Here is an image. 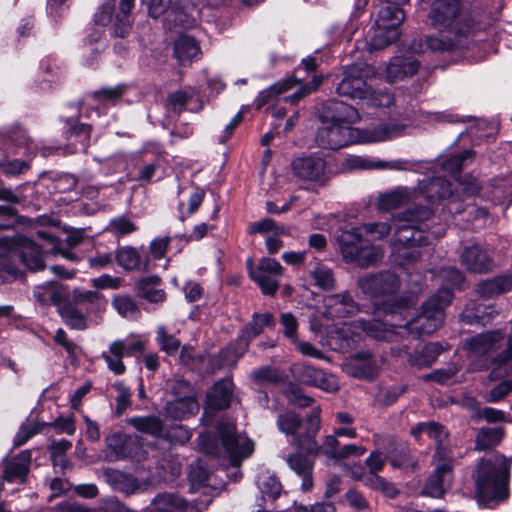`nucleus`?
<instances>
[{"mask_svg": "<svg viewBox=\"0 0 512 512\" xmlns=\"http://www.w3.org/2000/svg\"><path fill=\"white\" fill-rule=\"evenodd\" d=\"M291 172L306 188L312 184L322 185L327 180L326 162L319 156L295 158L291 162Z\"/></svg>", "mask_w": 512, "mask_h": 512, "instance_id": "9b49d317", "label": "nucleus"}, {"mask_svg": "<svg viewBox=\"0 0 512 512\" xmlns=\"http://www.w3.org/2000/svg\"><path fill=\"white\" fill-rule=\"evenodd\" d=\"M160 281V277L156 275L140 279L136 284L138 296L151 303L163 302L166 298V294L164 290L158 288Z\"/></svg>", "mask_w": 512, "mask_h": 512, "instance_id": "4c0bfd02", "label": "nucleus"}, {"mask_svg": "<svg viewBox=\"0 0 512 512\" xmlns=\"http://www.w3.org/2000/svg\"><path fill=\"white\" fill-rule=\"evenodd\" d=\"M512 290V276L500 275L481 281L477 285V293L484 298H492Z\"/></svg>", "mask_w": 512, "mask_h": 512, "instance_id": "e433bc0d", "label": "nucleus"}, {"mask_svg": "<svg viewBox=\"0 0 512 512\" xmlns=\"http://www.w3.org/2000/svg\"><path fill=\"white\" fill-rule=\"evenodd\" d=\"M323 303V315L328 319L349 317L358 311V304L348 291L327 295Z\"/></svg>", "mask_w": 512, "mask_h": 512, "instance_id": "dca6fc26", "label": "nucleus"}, {"mask_svg": "<svg viewBox=\"0 0 512 512\" xmlns=\"http://www.w3.org/2000/svg\"><path fill=\"white\" fill-rule=\"evenodd\" d=\"M251 233H267L274 232L275 234H285L283 227L278 226L277 223L270 218H265L261 221L254 222L250 225Z\"/></svg>", "mask_w": 512, "mask_h": 512, "instance_id": "338daca9", "label": "nucleus"}, {"mask_svg": "<svg viewBox=\"0 0 512 512\" xmlns=\"http://www.w3.org/2000/svg\"><path fill=\"white\" fill-rule=\"evenodd\" d=\"M375 24L387 29H398L404 21V12L401 7L379 1Z\"/></svg>", "mask_w": 512, "mask_h": 512, "instance_id": "473e14b6", "label": "nucleus"}, {"mask_svg": "<svg viewBox=\"0 0 512 512\" xmlns=\"http://www.w3.org/2000/svg\"><path fill=\"white\" fill-rule=\"evenodd\" d=\"M117 264L126 271L148 270V259H142L137 248L132 246H122L115 252Z\"/></svg>", "mask_w": 512, "mask_h": 512, "instance_id": "c756f323", "label": "nucleus"}, {"mask_svg": "<svg viewBox=\"0 0 512 512\" xmlns=\"http://www.w3.org/2000/svg\"><path fill=\"white\" fill-rule=\"evenodd\" d=\"M426 435L436 442V451L434 460L440 462L450 459V451L447 446L448 432L441 424L429 421L427 422Z\"/></svg>", "mask_w": 512, "mask_h": 512, "instance_id": "f704fd0d", "label": "nucleus"}, {"mask_svg": "<svg viewBox=\"0 0 512 512\" xmlns=\"http://www.w3.org/2000/svg\"><path fill=\"white\" fill-rule=\"evenodd\" d=\"M251 378L256 383H279L284 380V373L273 366H263L252 371Z\"/></svg>", "mask_w": 512, "mask_h": 512, "instance_id": "603ef678", "label": "nucleus"}, {"mask_svg": "<svg viewBox=\"0 0 512 512\" xmlns=\"http://www.w3.org/2000/svg\"><path fill=\"white\" fill-rule=\"evenodd\" d=\"M108 229L117 236L129 235L137 230L135 223L126 216H118L110 220Z\"/></svg>", "mask_w": 512, "mask_h": 512, "instance_id": "052dcab7", "label": "nucleus"}, {"mask_svg": "<svg viewBox=\"0 0 512 512\" xmlns=\"http://www.w3.org/2000/svg\"><path fill=\"white\" fill-rule=\"evenodd\" d=\"M112 306L121 316L125 318H135L139 313L136 303L131 297L127 295H119L114 297Z\"/></svg>", "mask_w": 512, "mask_h": 512, "instance_id": "6e6d98bb", "label": "nucleus"}, {"mask_svg": "<svg viewBox=\"0 0 512 512\" xmlns=\"http://www.w3.org/2000/svg\"><path fill=\"white\" fill-rule=\"evenodd\" d=\"M310 273L317 287L323 290H331L335 287L334 274L326 265L318 263Z\"/></svg>", "mask_w": 512, "mask_h": 512, "instance_id": "3c124183", "label": "nucleus"}, {"mask_svg": "<svg viewBox=\"0 0 512 512\" xmlns=\"http://www.w3.org/2000/svg\"><path fill=\"white\" fill-rule=\"evenodd\" d=\"M429 7L430 25L439 32L428 36L426 46L433 52H447L459 48L470 34V19L463 10L461 0H422Z\"/></svg>", "mask_w": 512, "mask_h": 512, "instance_id": "f03ea898", "label": "nucleus"}, {"mask_svg": "<svg viewBox=\"0 0 512 512\" xmlns=\"http://www.w3.org/2000/svg\"><path fill=\"white\" fill-rule=\"evenodd\" d=\"M165 414L174 420L186 419L195 415L199 410V405L195 397H184L181 399H173L165 405Z\"/></svg>", "mask_w": 512, "mask_h": 512, "instance_id": "2f4dec72", "label": "nucleus"}, {"mask_svg": "<svg viewBox=\"0 0 512 512\" xmlns=\"http://www.w3.org/2000/svg\"><path fill=\"white\" fill-rule=\"evenodd\" d=\"M419 195L417 201V207H428L431 210V216L433 215L432 206L435 202L443 199L451 194V188L449 182L442 177H434L432 179H424L419 181L418 187L414 188Z\"/></svg>", "mask_w": 512, "mask_h": 512, "instance_id": "ddd939ff", "label": "nucleus"}, {"mask_svg": "<svg viewBox=\"0 0 512 512\" xmlns=\"http://www.w3.org/2000/svg\"><path fill=\"white\" fill-rule=\"evenodd\" d=\"M59 313L71 329L84 330L86 329V319L82 312H80L75 306L67 304L59 309Z\"/></svg>", "mask_w": 512, "mask_h": 512, "instance_id": "8fccbe9b", "label": "nucleus"}, {"mask_svg": "<svg viewBox=\"0 0 512 512\" xmlns=\"http://www.w3.org/2000/svg\"><path fill=\"white\" fill-rule=\"evenodd\" d=\"M451 302V292L448 289H439L422 305V312L407 321L405 325H399L400 329L407 330L417 337L428 335L442 326L444 322V309Z\"/></svg>", "mask_w": 512, "mask_h": 512, "instance_id": "423d86ee", "label": "nucleus"}, {"mask_svg": "<svg viewBox=\"0 0 512 512\" xmlns=\"http://www.w3.org/2000/svg\"><path fill=\"white\" fill-rule=\"evenodd\" d=\"M418 68L419 63L415 59L395 57L389 62L386 73L390 81H396L414 75Z\"/></svg>", "mask_w": 512, "mask_h": 512, "instance_id": "58836bf2", "label": "nucleus"}, {"mask_svg": "<svg viewBox=\"0 0 512 512\" xmlns=\"http://www.w3.org/2000/svg\"><path fill=\"white\" fill-rule=\"evenodd\" d=\"M371 72V67L366 63H355L347 66L344 69L343 78L336 86V93L352 100L363 101L369 87L366 79Z\"/></svg>", "mask_w": 512, "mask_h": 512, "instance_id": "1a4fd4ad", "label": "nucleus"}, {"mask_svg": "<svg viewBox=\"0 0 512 512\" xmlns=\"http://www.w3.org/2000/svg\"><path fill=\"white\" fill-rule=\"evenodd\" d=\"M399 35L398 29H387L375 24L372 28L370 40L367 43L368 49L371 51L384 49L395 42Z\"/></svg>", "mask_w": 512, "mask_h": 512, "instance_id": "c03bdc74", "label": "nucleus"}, {"mask_svg": "<svg viewBox=\"0 0 512 512\" xmlns=\"http://www.w3.org/2000/svg\"><path fill=\"white\" fill-rule=\"evenodd\" d=\"M31 451L24 450L9 460L3 469V479L7 482L19 480L23 483L30 470Z\"/></svg>", "mask_w": 512, "mask_h": 512, "instance_id": "393cba45", "label": "nucleus"}, {"mask_svg": "<svg viewBox=\"0 0 512 512\" xmlns=\"http://www.w3.org/2000/svg\"><path fill=\"white\" fill-rule=\"evenodd\" d=\"M163 436L172 445H184L191 439L192 431L182 424H177L171 426Z\"/></svg>", "mask_w": 512, "mask_h": 512, "instance_id": "13d9d810", "label": "nucleus"}, {"mask_svg": "<svg viewBox=\"0 0 512 512\" xmlns=\"http://www.w3.org/2000/svg\"><path fill=\"white\" fill-rule=\"evenodd\" d=\"M101 356L105 360L108 369L115 375H121L125 372L126 367L122 361L125 354L123 353L121 340L113 341L108 351L103 352Z\"/></svg>", "mask_w": 512, "mask_h": 512, "instance_id": "a18cd8bd", "label": "nucleus"}, {"mask_svg": "<svg viewBox=\"0 0 512 512\" xmlns=\"http://www.w3.org/2000/svg\"><path fill=\"white\" fill-rule=\"evenodd\" d=\"M34 295L42 304H59L63 300L60 289L54 283H49L46 287L37 288Z\"/></svg>", "mask_w": 512, "mask_h": 512, "instance_id": "4d7b16f0", "label": "nucleus"}, {"mask_svg": "<svg viewBox=\"0 0 512 512\" xmlns=\"http://www.w3.org/2000/svg\"><path fill=\"white\" fill-rule=\"evenodd\" d=\"M295 375L304 384L315 386L326 392H336L339 389L338 381L334 375L310 365L296 366Z\"/></svg>", "mask_w": 512, "mask_h": 512, "instance_id": "2eb2a0df", "label": "nucleus"}, {"mask_svg": "<svg viewBox=\"0 0 512 512\" xmlns=\"http://www.w3.org/2000/svg\"><path fill=\"white\" fill-rule=\"evenodd\" d=\"M304 450L297 449L296 452L289 454L285 461L288 467L302 479L301 490L310 491L313 488V470L315 461L311 459Z\"/></svg>", "mask_w": 512, "mask_h": 512, "instance_id": "f3484780", "label": "nucleus"}, {"mask_svg": "<svg viewBox=\"0 0 512 512\" xmlns=\"http://www.w3.org/2000/svg\"><path fill=\"white\" fill-rule=\"evenodd\" d=\"M503 338L500 330L478 334L466 341L465 349L473 355L482 356L496 349Z\"/></svg>", "mask_w": 512, "mask_h": 512, "instance_id": "b1692460", "label": "nucleus"}, {"mask_svg": "<svg viewBox=\"0 0 512 512\" xmlns=\"http://www.w3.org/2000/svg\"><path fill=\"white\" fill-rule=\"evenodd\" d=\"M472 156L473 152L471 150H466L461 154L450 156L442 162V168L450 174H456L463 168L465 161L467 159H471Z\"/></svg>", "mask_w": 512, "mask_h": 512, "instance_id": "e2e57ef3", "label": "nucleus"}, {"mask_svg": "<svg viewBox=\"0 0 512 512\" xmlns=\"http://www.w3.org/2000/svg\"><path fill=\"white\" fill-rule=\"evenodd\" d=\"M174 55L182 65L198 60L201 55L199 43L192 36L180 35L174 43Z\"/></svg>", "mask_w": 512, "mask_h": 512, "instance_id": "7c9ffc66", "label": "nucleus"}, {"mask_svg": "<svg viewBox=\"0 0 512 512\" xmlns=\"http://www.w3.org/2000/svg\"><path fill=\"white\" fill-rule=\"evenodd\" d=\"M125 91L124 85L102 88L86 96L85 101L92 108L100 112L118 103Z\"/></svg>", "mask_w": 512, "mask_h": 512, "instance_id": "a878e982", "label": "nucleus"}, {"mask_svg": "<svg viewBox=\"0 0 512 512\" xmlns=\"http://www.w3.org/2000/svg\"><path fill=\"white\" fill-rule=\"evenodd\" d=\"M451 481L452 465L450 461H437V466L425 483L422 494L433 498H440L444 495Z\"/></svg>", "mask_w": 512, "mask_h": 512, "instance_id": "a211bd4d", "label": "nucleus"}, {"mask_svg": "<svg viewBox=\"0 0 512 512\" xmlns=\"http://www.w3.org/2000/svg\"><path fill=\"white\" fill-rule=\"evenodd\" d=\"M419 195L413 188L398 186L384 193L377 198V208L381 211L390 212L405 206L416 208Z\"/></svg>", "mask_w": 512, "mask_h": 512, "instance_id": "4468645a", "label": "nucleus"}, {"mask_svg": "<svg viewBox=\"0 0 512 512\" xmlns=\"http://www.w3.org/2000/svg\"><path fill=\"white\" fill-rule=\"evenodd\" d=\"M106 474L115 488L126 494H132L139 488L138 481L131 475L117 470L107 471Z\"/></svg>", "mask_w": 512, "mask_h": 512, "instance_id": "09e8293b", "label": "nucleus"}, {"mask_svg": "<svg viewBox=\"0 0 512 512\" xmlns=\"http://www.w3.org/2000/svg\"><path fill=\"white\" fill-rule=\"evenodd\" d=\"M505 435L503 427H482L475 436V450L484 451L497 446Z\"/></svg>", "mask_w": 512, "mask_h": 512, "instance_id": "79ce46f5", "label": "nucleus"}, {"mask_svg": "<svg viewBox=\"0 0 512 512\" xmlns=\"http://www.w3.org/2000/svg\"><path fill=\"white\" fill-rule=\"evenodd\" d=\"M113 387L118 391L116 398V414L121 415L131 404V392L122 382L115 383Z\"/></svg>", "mask_w": 512, "mask_h": 512, "instance_id": "774afa93", "label": "nucleus"}, {"mask_svg": "<svg viewBox=\"0 0 512 512\" xmlns=\"http://www.w3.org/2000/svg\"><path fill=\"white\" fill-rule=\"evenodd\" d=\"M361 237L358 228L341 231L338 235L337 241L344 260L362 268L378 265L384 256L382 248L377 245H363Z\"/></svg>", "mask_w": 512, "mask_h": 512, "instance_id": "0eeeda50", "label": "nucleus"}, {"mask_svg": "<svg viewBox=\"0 0 512 512\" xmlns=\"http://www.w3.org/2000/svg\"><path fill=\"white\" fill-rule=\"evenodd\" d=\"M135 0H120V13L116 16L112 27V34L115 37H126L131 30L129 15L134 8Z\"/></svg>", "mask_w": 512, "mask_h": 512, "instance_id": "37998d69", "label": "nucleus"}, {"mask_svg": "<svg viewBox=\"0 0 512 512\" xmlns=\"http://www.w3.org/2000/svg\"><path fill=\"white\" fill-rule=\"evenodd\" d=\"M293 82L294 81L292 79H284V80L274 83L267 89L261 91L255 100L256 108L257 109L262 108L264 105L269 103L274 97L293 88L294 87Z\"/></svg>", "mask_w": 512, "mask_h": 512, "instance_id": "de8ad7c7", "label": "nucleus"}, {"mask_svg": "<svg viewBox=\"0 0 512 512\" xmlns=\"http://www.w3.org/2000/svg\"><path fill=\"white\" fill-rule=\"evenodd\" d=\"M362 480L367 486L376 490H380L390 497L396 495L395 487L387 482L384 478L378 476L376 473H368L367 475L363 476Z\"/></svg>", "mask_w": 512, "mask_h": 512, "instance_id": "680f3d73", "label": "nucleus"}, {"mask_svg": "<svg viewBox=\"0 0 512 512\" xmlns=\"http://www.w3.org/2000/svg\"><path fill=\"white\" fill-rule=\"evenodd\" d=\"M510 468L511 460L498 452L480 459L473 475L479 502H500L509 497Z\"/></svg>", "mask_w": 512, "mask_h": 512, "instance_id": "7ed1b4c3", "label": "nucleus"}, {"mask_svg": "<svg viewBox=\"0 0 512 512\" xmlns=\"http://www.w3.org/2000/svg\"><path fill=\"white\" fill-rule=\"evenodd\" d=\"M187 502L178 495L163 493L158 494L145 509V512H184L187 510Z\"/></svg>", "mask_w": 512, "mask_h": 512, "instance_id": "72a5a7b5", "label": "nucleus"}, {"mask_svg": "<svg viewBox=\"0 0 512 512\" xmlns=\"http://www.w3.org/2000/svg\"><path fill=\"white\" fill-rule=\"evenodd\" d=\"M461 264L470 272L487 273L493 267L492 258L480 245L474 244L463 249Z\"/></svg>", "mask_w": 512, "mask_h": 512, "instance_id": "4be33fe9", "label": "nucleus"}, {"mask_svg": "<svg viewBox=\"0 0 512 512\" xmlns=\"http://www.w3.org/2000/svg\"><path fill=\"white\" fill-rule=\"evenodd\" d=\"M20 258L32 271H38L44 268L41 248L31 240L27 239L23 242Z\"/></svg>", "mask_w": 512, "mask_h": 512, "instance_id": "49530a36", "label": "nucleus"}, {"mask_svg": "<svg viewBox=\"0 0 512 512\" xmlns=\"http://www.w3.org/2000/svg\"><path fill=\"white\" fill-rule=\"evenodd\" d=\"M430 218L431 210L428 207L406 209L393 216L390 223L371 222L357 228L361 234L365 233L377 240L393 231V252L403 261L402 264L413 263L421 257V247L430 245L432 239L444 235L442 228L433 232L422 228V224Z\"/></svg>", "mask_w": 512, "mask_h": 512, "instance_id": "f257e3e1", "label": "nucleus"}, {"mask_svg": "<svg viewBox=\"0 0 512 512\" xmlns=\"http://www.w3.org/2000/svg\"><path fill=\"white\" fill-rule=\"evenodd\" d=\"M285 396L287 397L288 401L296 405L300 408H306L313 404L314 399L305 395L303 390L295 385V384H289L288 387L285 390Z\"/></svg>", "mask_w": 512, "mask_h": 512, "instance_id": "bf43d9fd", "label": "nucleus"}, {"mask_svg": "<svg viewBox=\"0 0 512 512\" xmlns=\"http://www.w3.org/2000/svg\"><path fill=\"white\" fill-rule=\"evenodd\" d=\"M274 325L275 320L271 313H254L251 321L240 332L239 346L241 348V351L238 357L245 353V351L248 349L251 340L260 335L265 329V327H270Z\"/></svg>", "mask_w": 512, "mask_h": 512, "instance_id": "5701e85b", "label": "nucleus"}, {"mask_svg": "<svg viewBox=\"0 0 512 512\" xmlns=\"http://www.w3.org/2000/svg\"><path fill=\"white\" fill-rule=\"evenodd\" d=\"M106 441L110 447H113V442H115V444L122 443L123 445L119 449H117L116 447L114 448L116 450V453L123 457H129L136 461H141L146 457V452L143 450L139 442L135 439L129 438L123 441L121 435L114 434L110 437H107Z\"/></svg>", "mask_w": 512, "mask_h": 512, "instance_id": "ea45409f", "label": "nucleus"}, {"mask_svg": "<svg viewBox=\"0 0 512 512\" xmlns=\"http://www.w3.org/2000/svg\"><path fill=\"white\" fill-rule=\"evenodd\" d=\"M276 424L280 432L293 437L291 444L297 449L296 440L304 434L306 419L303 420L299 414L290 410L280 414Z\"/></svg>", "mask_w": 512, "mask_h": 512, "instance_id": "cd10ccee", "label": "nucleus"}, {"mask_svg": "<svg viewBox=\"0 0 512 512\" xmlns=\"http://www.w3.org/2000/svg\"><path fill=\"white\" fill-rule=\"evenodd\" d=\"M248 272L250 278L260 287L265 295L276 294L283 274V267L272 258H262L256 265L252 259H248Z\"/></svg>", "mask_w": 512, "mask_h": 512, "instance_id": "9d476101", "label": "nucleus"}, {"mask_svg": "<svg viewBox=\"0 0 512 512\" xmlns=\"http://www.w3.org/2000/svg\"><path fill=\"white\" fill-rule=\"evenodd\" d=\"M318 130L316 142L325 149L337 150L357 142L373 143L394 138L401 134L403 126L396 124L379 125L370 129L360 130L349 125L323 123Z\"/></svg>", "mask_w": 512, "mask_h": 512, "instance_id": "20e7f679", "label": "nucleus"}, {"mask_svg": "<svg viewBox=\"0 0 512 512\" xmlns=\"http://www.w3.org/2000/svg\"><path fill=\"white\" fill-rule=\"evenodd\" d=\"M345 371L359 379H373L378 373V363L368 351L351 355L345 362Z\"/></svg>", "mask_w": 512, "mask_h": 512, "instance_id": "6ab92c4d", "label": "nucleus"}, {"mask_svg": "<svg viewBox=\"0 0 512 512\" xmlns=\"http://www.w3.org/2000/svg\"><path fill=\"white\" fill-rule=\"evenodd\" d=\"M127 423L139 432L156 438L163 436V421L155 415L132 417L127 420Z\"/></svg>", "mask_w": 512, "mask_h": 512, "instance_id": "a19ab883", "label": "nucleus"}, {"mask_svg": "<svg viewBox=\"0 0 512 512\" xmlns=\"http://www.w3.org/2000/svg\"><path fill=\"white\" fill-rule=\"evenodd\" d=\"M444 350L438 342H430L424 345L421 350H415L409 354L408 362L411 366L421 368L430 367Z\"/></svg>", "mask_w": 512, "mask_h": 512, "instance_id": "c9c22d12", "label": "nucleus"}, {"mask_svg": "<svg viewBox=\"0 0 512 512\" xmlns=\"http://www.w3.org/2000/svg\"><path fill=\"white\" fill-rule=\"evenodd\" d=\"M457 372L458 367L455 364H450L446 368L437 369L432 373L426 374L425 376H423V379L426 381L433 380L437 383L444 384L453 376H455Z\"/></svg>", "mask_w": 512, "mask_h": 512, "instance_id": "69168bd1", "label": "nucleus"}, {"mask_svg": "<svg viewBox=\"0 0 512 512\" xmlns=\"http://www.w3.org/2000/svg\"><path fill=\"white\" fill-rule=\"evenodd\" d=\"M416 304V298L414 296H408L404 298H398L391 302H384L377 308L378 311H382L385 315H402L406 310Z\"/></svg>", "mask_w": 512, "mask_h": 512, "instance_id": "864d4df0", "label": "nucleus"}, {"mask_svg": "<svg viewBox=\"0 0 512 512\" xmlns=\"http://www.w3.org/2000/svg\"><path fill=\"white\" fill-rule=\"evenodd\" d=\"M233 382L224 378L215 383L207 395L208 407L215 410L225 409L230 406L233 395Z\"/></svg>", "mask_w": 512, "mask_h": 512, "instance_id": "c85d7f7f", "label": "nucleus"}, {"mask_svg": "<svg viewBox=\"0 0 512 512\" xmlns=\"http://www.w3.org/2000/svg\"><path fill=\"white\" fill-rule=\"evenodd\" d=\"M321 418L320 408H315L306 416L304 434L297 440V449L304 450L307 454H323L329 459L336 460L338 453L343 447L335 433L327 435L321 445L318 444L316 436L320 431Z\"/></svg>", "mask_w": 512, "mask_h": 512, "instance_id": "6e6552de", "label": "nucleus"}, {"mask_svg": "<svg viewBox=\"0 0 512 512\" xmlns=\"http://www.w3.org/2000/svg\"><path fill=\"white\" fill-rule=\"evenodd\" d=\"M357 284L361 291L371 298L390 295L400 287L398 276L391 271L363 276L358 279Z\"/></svg>", "mask_w": 512, "mask_h": 512, "instance_id": "f8f14e48", "label": "nucleus"}, {"mask_svg": "<svg viewBox=\"0 0 512 512\" xmlns=\"http://www.w3.org/2000/svg\"><path fill=\"white\" fill-rule=\"evenodd\" d=\"M157 342L161 349L168 354L176 353L180 347V342L173 335L168 334L164 326L157 328Z\"/></svg>", "mask_w": 512, "mask_h": 512, "instance_id": "0e129e2a", "label": "nucleus"}, {"mask_svg": "<svg viewBox=\"0 0 512 512\" xmlns=\"http://www.w3.org/2000/svg\"><path fill=\"white\" fill-rule=\"evenodd\" d=\"M218 438L208 433L200 434L198 445L200 449L210 455L219 456L224 451L233 465H238L244 458L253 452V443L246 436L238 434L234 422L221 420L217 425Z\"/></svg>", "mask_w": 512, "mask_h": 512, "instance_id": "39448f33", "label": "nucleus"}, {"mask_svg": "<svg viewBox=\"0 0 512 512\" xmlns=\"http://www.w3.org/2000/svg\"><path fill=\"white\" fill-rule=\"evenodd\" d=\"M343 165L352 170H405L407 162L404 160L385 161L378 158L351 155L344 159Z\"/></svg>", "mask_w": 512, "mask_h": 512, "instance_id": "412c9836", "label": "nucleus"}, {"mask_svg": "<svg viewBox=\"0 0 512 512\" xmlns=\"http://www.w3.org/2000/svg\"><path fill=\"white\" fill-rule=\"evenodd\" d=\"M363 101L371 107H389L394 103V97L387 90H373L369 86Z\"/></svg>", "mask_w": 512, "mask_h": 512, "instance_id": "5fc2aeb1", "label": "nucleus"}, {"mask_svg": "<svg viewBox=\"0 0 512 512\" xmlns=\"http://www.w3.org/2000/svg\"><path fill=\"white\" fill-rule=\"evenodd\" d=\"M354 324L356 327L362 329V331L369 337L377 340L395 341L399 334V332L396 331V328H399V325L387 324L377 319L367 321L364 319H357Z\"/></svg>", "mask_w": 512, "mask_h": 512, "instance_id": "bb28decb", "label": "nucleus"}, {"mask_svg": "<svg viewBox=\"0 0 512 512\" xmlns=\"http://www.w3.org/2000/svg\"><path fill=\"white\" fill-rule=\"evenodd\" d=\"M360 120V114L356 108L340 101H329L322 114V123L344 124L352 126Z\"/></svg>", "mask_w": 512, "mask_h": 512, "instance_id": "aec40b11", "label": "nucleus"}]
</instances>
